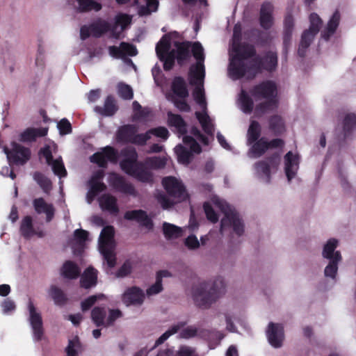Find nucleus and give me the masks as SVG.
Here are the masks:
<instances>
[{"label":"nucleus","mask_w":356,"mask_h":356,"mask_svg":"<svg viewBox=\"0 0 356 356\" xmlns=\"http://www.w3.org/2000/svg\"><path fill=\"white\" fill-rule=\"evenodd\" d=\"M173 44L174 47L172 48L170 35H164L156 47V54L163 62L164 69L169 70L172 67L175 59L181 64L188 58L189 48L191 47L193 55L197 63L191 67L189 81L191 85L195 86L193 92V99L202 110V112H195V115L203 130L207 134L212 135L214 131V125L212 119L207 112V102L203 86L205 76L204 49L198 42L192 44L189 42L175 41Z\"/></svg>","instance_id":"nucleus-1"},{"label":"nucleus","mask_w":356,"mask_h":356,"mask_svg":"<svg viewBox=\"0 0 356 356\" xmlns=\"http://www.w3.org/2000/svg\"><path fill=\"white\" fill-rule=\"evenodd\" d=\"M212 204L218 208L224 214V217L220 221V233L222 234L226 230L232 229L234 234L238 236H242L245 231L244 223L235 209L217 195H212L210 201L204 204L206 216L212 223L217 222L219 219Z\"/></svg>","instance_id":"nucleus-2"},{"label":"nucleus","mask_w":356,"mask_h":356,"mask_svg":"<svg viewBox=\"0 0 356 356\" xmlns=\"http://www.w3.org/2000/svg\"><path fill=\"white\" fill-rule=\"evenodd\" d=\"M241 27L240 24H236L234 28L232 45L230 49L229 65L228 67L229 76L232 79H238L239 76L248 73L254 74L257 70L256 64L248 68L241 67L244 65L243 56L245 54V48L252 45H239Z\"/></svg>","instance_id":"nucleus-3"},{"label":"nucleus","mask_w":356,"mask_h":356,"mask_svg":"<svg viewBox=\"0 0 356 356\" xmlns=\"http://www.w3.org/2000/svg\"><path fill=\"white\" fill-rule=\"evenodd\" d=\"M162 184L169 197L164 193H159L156 199L163 209H168L174 204L188 198L187 191L180 179L171 176L165 177L162 179Z\"/></svg>","instance_id":"nucleus-4"},{"label":"nucleus","mask_w":356,"mask_h":356,"mask_svg":"<svg viewBox=\"0 0 356 356\" xmlns=\"http://www.w3.org/2000/svg\"><path fill=\"white\" fill-rule=\"evenodd\" d=\"M252 95L256 102H259L255 108L254 112L257 115L273 110L277 106V89L273 81H264L255 86L252 90Z\"/></svg>","instance_id":"nucleus-5"},{"label":"nucleus","mask_w":356,"mask_h":356,"mask_svg":"<svg viewBox=\"0 0 356 356\" xmlns=\"http://www.w3.org/2000/svg\"><path fill=\"white\" fill-rule=\"evenodd\" d=\"M122 154L124 159L120 162V167L123 171L140 181L146 183L152 181V173L145 169L143 164L137 162L138 155L135 149L126 148Z\"/></svg>","instance_id":"nucleus-6"},{"label":"nucleus","mask_w":356,"mask_h":356,"mask_svg":"<svg viewBox=\"0 0 356 356\" xmlns=\"http://www.w3.org/2000/svg\"><path fill=\"white\" fill-rule=\"evenodd\" d=\"M255 51L253 47H248L245 48V54L243 56L244 65H241V67L248 68L251 66L257 65V70L254 74H243L239 76L238 79L245 77L246 79H252L255 75L260 72L261 69L272 71L274 70L277 65V54L273 51H270L266 54L263 59L260 60L254 56Z\"/></svg>","instance_id":"nucleus-7"},{"label":"nucleus","mask_w":356,"mask_h":356,"mask_svg":"<svg viewBox=\"0 0 356 356\" xmlns=\"http://www.w3.org/2000/svg\"><path fill=\"white\" fill-rule=\"evenodd\" d=\"M113 237V227L106 226L102 229L98 241L99 250L110 268L114 267L116 264Z\"/></svg>","instance_id":"nucleus-8"},{"label":"nucleus","mask_w":356,"mask_h":356,"mask_svg":"<svg viewBox=\"0 0 356 356\" xmlns=\"http://www.w3.org/2000/svg\"><path fill=\"white\" fill-rule=\"evenodd\" d=\"M310 26L308 30L303 32L298 48V54L304 56L307 49L313 42L315 35L318 33L322 24V20L316 13H312L309 16Z\"/></svg>","instance_id":"nucleus-9"},{"label":"nucleus","mask_w":356,"mask_h":356,"mask_svg":"<svg viewBox=\"0 0 356 356\" xmlns=\"http://www.w3.org/2000/svg\"><path fill=\"white\" fill-rule=\"evenodd\" d=\"M184 146L178 145L175 147L179 163L188 165L193 156V153L198 154L201 152L199 144L191 136H185L183 138Z\"/></svg>","instance_id":"nucleus-10"},{"label":"nucleus","mask_w":356,"mask_h":356,"mask_svg":"<svg viewBox=\"0 0 356 356\" xmlns=\"http://www.w3.org/2000/svg\"><path fill=\"white\" fill-rule=\"evenodd\" d=\"M192 298L195 305L203 309L209 308L218 300L209 289L206 282H202L195 286L192 289Z\"/></svg>","instance_id":"nucleus-11"},{"label":"nucleus","mask_w":356,"mask_h":356,"mask_svg":"<svg viewBox=\"0 0 356 356\" xmlns=\"http://www.w3.org/2000/svg\"><path fill=\"white\" fill-rule=\"evenodd\" d=\"M28 321L31 327L33 337L35 341H40L43 336V322L40 312L34 306L33 302H28Z\"/></svg>","instance_id":"nucleus-12"},{"label":"nucleus","mask_w":356,"mask_h":356,"mask_svg":"<svg viewBox=\"0 0 356 356\" xmlns=\"http://www.w3.org/2000/svg\"><path fill=\"white\" fill-rule=\"evenodd\" d=\"M3 152L10 164L23 165L29 160L31 156V152L28 148L16 143H12L11 149L4 148Z\"/></svg>","instance_id":"nucleus-13"},{"label":"nucleus","mask_w":356,"mask_h":356,"mask_svg":"<svg viewBox=\"0 0 356 356\" xmlns=\"http://www.w3.org/2000/svg\"><path fill=\"white\" fill-rule=\"evenodd\" d=\"M279 163V159L276 156L266 161H259L254 164L256 174L262 181L268 183L271 173L277 170Z\"/></svg>","instance_id":"nucleus-14"},{"label":"nucleus","mask_w":356,"mask_h":356,"mask_svg":"<svg viewBox=\"0 0 356 356\" xmlns=\"http://www.w3.org/2000/svg\"><path fill=\"white\" fill-rule=\"evenodd\" d=\"M269 344L274 348H280L283 346L284 340V327L282 324L269 323L266 331Z\"/></svg>","instance_id":"nucleus-15"},{"label":"nucleus","mask_w":356,"mask_h":356,"mask_svg":"<svg viewBox=\"0 0 356 356\" xmlns=\"http://www.w3.org/2000/svg\"><path fill=\"white\" fill-rule=\"evenodd\" d=\"M51 146H47L41 150V154L46 159V162L51 167L54 173L60 178L65 177L67 175V171L64 166L62 158L60 156L53 159Z\"/></svg>","instance_id":"nucleus-16"},{"label":"nucleus","mask_w":356,"mask_h":356,"mask_svg":"<svg viewBox=\"0 0 356 356\" xmlns=\"http://www.w3.org/2000/svg\"><path fill=\"white\" fill-rule=\"evenodd\" d=\"M104 171L99 170L94 173L89 181L90 188L87 193L86 200L88 204H90L95 196L100 192L106 189V185L102 182Z\"/></svg>","instance_id":"nucleus-17"},{"label":"nucleus","mask_w":356,"mask_h":356,"mask_svg":"<svg viewBox=\"0 0 356 356\" xmlns=\"http://www.w3.org/2000/svg\"><path fill=\"white\" fill-rule=\"evenodd\" d=\"M282 145V140L280 139H275L268 143L264 138H261L253 143L248 154L249 157L256 159L263 155L268 147H280Z\"/></svg>","instance_id":"nucleus-18"},{"label":"nucleus","mask_w":356,"mask_h":356,"mask_svg":"<svg viewBox=\"0 0 356 356\" xmlns=\"http://www.w3.org/2000/svg\"><path fill=\"white\" fill-rule=\"evenodd\" d=\"M144 299L143 291L136 286L127 289L122 295V301L126 306H140L143 303Z\"/></svg>","instance_id":"nucleus-19"},{"label":"nucleus","mask_w":356,"mask_h":356,"mask_svg":"<svg viewBox=\"0 0 356 356\" xmlns=\"http://www.w3.org/2000/svg\"><path fill=\"white\" fill-rule=\"evenodd\" d=\"M108 181L116 190L121 193L131 195H136L134 186L126 181L122 177L116 173H111L109 175Z\"/></svg>","instance_id":"nucleus-20"},{"label":"nucleus","mask_w":356,"mask_h":356,"mask_svg":"<svg viewBox=\"0 0 356 356\" xmlns=\"http://www.w3.org/2000/svg\"><path fill=\"white\" fill-rule=\"evenodd\" d=\"M298 168V155L289 152L284 156V171L289 182L296 177Z\"/></svg>","instance_id":"nucleus-21"},{"label":"nucleus","mask_w":356,"mask_h":356,"mask_svg":"<svg viewBox=\"0 0 356 356\" xmlns=\"http://www.w3.org/2000/svg\"><path fill=\"white\" fill-rule=\"evenodd\" d=\"M117 152L111 147H105L102 152L94 154L90 157V161L98 164L100 167H105L108 161L116 162Z\"/></svg>","instance_id":"nucleus-22"},{"label":"nucleus","mask_w":356,"mask_h":356,"mask_svg":"<svg viewBox=\"0 0 356 356\" xmlns=\"http://www.w3.org/2000/svg\"><path fill=\"white\" fill-rule=\"evenodd\" d=\"M180 337L184 338V339H189L192 338L196 336H200L202 337H205L207 335H208V339L211 340V337H216L218 341L217 344L219 343L220 340L224 337V335L218 332H209L207 331H200L198 329H197L194 326H190L187 327L184 329H183L180 333H179Z\"/></svg>","instance_id":"nucleus-23"},{"label":"nucleus","mask_w":356,"mask_h":356,"mask_svg":"<svg viewBox=\"0 0 356 356\" xmlns=\"http://www.w3.org/2000/svg\"><path fill=\"white\" fill-rule=\"evenodd\" d=\"M108 51L109 54L115 58H123L126 56H134L137 54L136 48L134 45L126 42H122L119 47H109Z\"/></svg>","instance_id":"nucleus-24"},{"label":"nucleus","mask_w":356,"mask_h":356,"mask_svg":"<svg viewBox=\"0 0 356 356\" xmlns=\"http://www.w3.org/2000/svg\"><path fill=\"white\" fill-rule=\"evenodd\" d=\"M273 6L269 2H265L261 5L260 10L259 22L264 29H269L273 24Z\"/></svg>","instance_id":"nucleus-25"},{"label":"nucleus","mask_w":356,"mask_h":356,"mask_svg":"<svg viewBox=\"0 0 356 356\" xmlns=\"http://www.w3.org/2000/svg\"><path fill=\"white\" fill-rule=\"evenodd\" d=\"M99 204L103 211L116 215L119 211L115 197L110 194H104L99 198Z\"/></svg>","instance_id":"nucleus-26"},{"label":"nucleus","mask_w":356,"mask_h":356,"mask_svg":"<svg viewBox=\"0 0 356 356\" xmlns=\"http://www.w3.org/2000/svg\"><path fill=\"white\" fill-rule=\"evenodd\" d=\"M341 20V15L338 10H336L330 18L327 26L321 32V38L327 41L335 33Z\"/></svg>","instance_id":"nucleus-27"},{"label":"nucleus","mask_w":356,"mask_h":356,"mask_svg":"<svg viewBox=\"0 0 356 356\" xmlns=\"http://www.w3.org/2000/svg\"><path fill=\"white\" fill-rule=\"evenodd\" d=\"M131 17L125 14H120L115 17V25L111 30L112 37L118 38L124 29L131 23Z\"/></svg>","instance_id":"nucleus-28"},{"label":"nucleus","mask_w":356,"mask_h":356,"mask_svg":"<svg viewBox=\"0 0 356 356\" xmlns=\"http://www.w3.org/2000/svg\"><path fill=\"white\" fill-rule=\"evenodd\" d=\"M33 204L38 213H44L47 221H50L54 214V208L51 204H49L42 198H36L33 200Z\"/></svg>","instance_id":"nucleus-29"},{"label":"nucleus","mask_w":356,"mask_h":356,"mask_svg":"<svg viewBox=\"0 0 356 356\" xmlns=\"http://www.w3.org/2000/svg\"><path fill=\"white\" fill-rule=\"evenodd\" d=\"M118 110V106L113 97L108 96L104 101L103 106H97L94 108V111L104 116H112Z\"/></svg>","instance_id":"nucleus-30"},{"label":"nucleus","mask_w":356,"mask_h":356,"mask_svg":"<svg viewBox=\"0 0 356 356\" xmlns=\"http://www.w3.org/2000/svg\"><path fill=\"white\" fill-rule=\"evenodd\" d=\"M209 285L211 293L218 300L226 291V283L223 277L218 276L212 281L206 282Z\"/></svg>","instance_id":"nucleus-31"},{"label":"nucleus","mask_w":356,"mask_h":356,"mask_svg":"<svg viewBox=\"0 0 356 356\" xmlns=\"http://www.w3.org/2000/svg\"><path fill=\"white\" fill-rule=\"evenodd\" d=\"M124 218L128 220H135L140 225L149 229L152 226L151 219L147 216L146 213L142 210L127 211L124 215Z\"/></svg>","instance_id":"nucleus-32"},{"label":"nucleus","mask_w":356,"mask_h":356,"mask_svg":"<svg viewBox=\"0 0 356 356\" xmlns=\"http://www.w3.org/2000/svg\"><path fill=\"white\" fill-rule=\"evenodd\" d=\"M339 241L335 238H330L323 245L322 256L328 260L336 259L337 254H341V252L336 250L338 247Z\"/></svg>","instance_id":"nucleus-33"},{"label":"nucleus","mask_w":356,"mask_h":356,"mask_svg":"<svg viewBox=\"0 0 356 356\" xmlns=\"http://www.w3.org/2000/svg\"><path fill=\"white\" fill-rule=\"evenodd\" d=\"M47 133L46 128H28L19 135V140L22 142H30L38 137L44 136Z\"/></svg>","instance_id":"nucleus-34"},{"label":"nucleus","mask_w":356,"mask_h":356,"mask_svg":"<svg viewBox=\"0 0 356 356\" xmlns=\"http://www.w3.org/2000/svg\"><path fill=\"white\" fill-rule=\"evenodd\" d=\"M184 231L185 228L176 226L169 222H165L163 224V234L165 238L168 240L176 239L181 237Z\"/></svg>","instance_id":"nucleus-35"},{"label":"nucleus","mask_w":356,"mask_h":356,"mask_svg":"<svg viewBox=\"0 0 356 356\" xmlns=\"http://www.w3.org/2000/svg\"><path fill=\"white\" fill-rule=\"evenodd\" d=\"M168 277H171V273L166 270L158 272L156 274V282L147 289V295L148 296H151L160 293L163 289V278Z\"/></svg>","instance_id":"nucleus-36"},{"label":"nucleus","mask_w":356,"mask_h":356,"mask_svg":"<svg viewBox=\"0 0 356 356\" xmlns=\"http://www.w3.org/2000/svg\"><path fill=\"white\" fill-rule=\"evenodd\" d=\"M97 270L92 267L88 268L83 273L81 278V286L88 289L96 284Z\"/></svg>","instance_id":"nucleus-37"},{"label":"nucleus","mask_w":356,"mask_h":356,"mask_svg":"<svg viewBox=\"0 0 356 356\" xmlns=\"http://www.w3.org/2000/svg\"><path fill=\"white\" fill-rule=\"evenodd\" d=\"M138 129L134 125L123 126L118 131V139L121 141L131 143Z\"/></svg>","instance_id":"nucleus-38"},{"label":"nucleus","mask_w":356,"mask_h":356,"mask_svg":"<svg viewBox=\"0 0 356 356\" xmlns=\"http://www.w3.org/2000/svg\"><path fill=\"white\" fill-rule=\"evenodd\" d=\"M168 124L170 127H173L175 131L179 134L183 135L186 130V123L179 115L168 113Z\"/></svg>","instance_id":"nucleus-39"},{"label":"nucleus","mask_w":356,"mask_h":356,"mask_svg":"<svg viewBox=\"0 0 356 356\" xmlns=\"http://www.w3.org/2000/svg\"><path fill=\"white\" fill-rule=\"evenodd\" d=\"M341 260L342 257L339 254H337L336 259L329 260L328 264L324 269V275L326 277L330 278L332 280L336 279L338 272V265L341 261Z\"/></svg>","instance_id":"nucleus-40"},{"label":"nucleus","mask_w":356,"mask_h":356,"mask_svg":"<svg viewBox=\"0 0 356 356\" xmlns=\"http://www.w3.org/2000/svg\"><path fill=\"white\" fill-rule=\"evenodd\" d=\"M261 134V126L255 120H251L247 132V143L251 145L258 140Z\"/></svg>","instance_id":"nucleus-41"},{"label":"nucleus","mask_w":356,"mask_h":356,"mask_svg":"<svg viewBox=\"0 0 356 356\" xmlns=\"http://www.w3.org/2000/svg\"><path fill=\"white\" fill-rule=\"evenodd\" d=\"M172 90L179 98H185L188 92L184 80L180 77H177L172 82Z\"/></svg>","instance_id":"nucleus-42"},{"label":"nucleus","mask_w":356,"mask_h":356,"mask_svg":"<svg viewBox=\"0 0 356 356\" xmlns=\"http://www.w3.org/2000/svg\"><path fill=\"white\" fill-rule=\"evenodd\" d=\"M241 110L245 113H250L253 108V102L249 95L243 90L241 91L238 99Z\"/></svg>","instance_id":"nucleus-43"},{"label":"nucleus","mask_w":356,"mask_h":356,"mask_svg":"<svg viewBox=\"0 0 356 356\" xmlns=\"http://www.w3.org/2000/svg\"><path fill=\"white\" fill-rule=\"evenodd\" d=\"M80 273L78 266L72 261H67L63 264L62 275L69 279L76 278Z\"/></svg>","instance_id":"nucleus-44"},{"label":"nucleus","mask_w":356,"mask_h":356,"mask_svg":"<svg viewBox=\"0 0 356 356\" xmlns=\"http://www.w3.org/2000/svg\"><path fill=\"white\" fill-rule=\"evenodd\" d=\"M78 6H76L78 10L81 12L90 11L92 10L98 11L102 6L93 0H76Z\"/></svg>","instance_id":"nucleus-45"},{"label":"nucleus","mask_w":356,"mask_h":356,"mask_svg":"<svg viewBox=\"0 0 356 356\" xmlns=\"http://www.w3.org/2000/svg\"><path fill=\"white\" fill-rule=\"evenodd\" d=\"M106 312L104 308L95 307L92 309L91 317L92 321L97 326H104L105 325Z\"/></svg>","instance_id":"nucleus-46"},{"label":"nucleus","mask_w":356,"mask_h":356,"mask_svg":"<svg viewBox=\"0 0 356 356\" xmlns=\"http://www.w3.org/2000/svg\"><path fill=\"white\" fill-rule=\"evenodd\" d=\"M49 296L54 301L55 304H63L65 297L62 290L56 286H51L48 289Z\"/></svg>","instance_id":"nucleus-47"},{"label":"nucleus","mask_w":356,"mask_h":356,"mask_svg":"<svg viewBox=\"0 0 356 356\" xmlns=\"http://www.w3.org/2000/svg\"><path fill=\"white\" fill-rule=\"evenodd\" d=\"M109 28V24L103 20H98L91 25L92 35L95 37H99L102 33L107 32Z\"/></svg>","instance_id":"nucleus-48"},{"label":"nucleus","mask_w":356,"mask_h":356,"mask_svg":"<svg viewBox=\"0 0 356 356\" xmlns=\"http://www.w3.org/2000/svg\"><path fill=\"white\" fill-rule=\"evenodd\" d=\"M20 229L22 235L26 238H29L35 234L32 227L31 217L26 216L23 219Z\"/></svg>","instance_id":"nucleus-49"},{"label":"nucleus","mask_w":356,"mask_h":356,"mask_svg":"<svg viewBox=\"0 0 356 356\" xmlns=\"http://www.w3.org/2000/svg\"><path fill=\"white\" fill-rule=\"evenodd\" d=\"M183 327V324L178 323L173 325L167 331H165L155 342V346H159L166 341L170 336L177 333Z\"/></svg>","instance_id":"nucleus-50"},{"label":"nucleus","mask_w":356,"mask_h":356,"mask_svg":"<svg viewBox=\"0 0 356 356\" xmlns=\"http://www.w3.org/2000/svg\"><path fill=\"white\" fill-rule=\"evenodd\" d=\"M284 44H286L287 40L290 39L291 35L293 26H294V19L291 13H288L284 19Z\"/></svg>","instance_id":"nucleus-51"},{"label":"nucleus","mask_w":356,"mask_h":356,"mask_svg":"<svg viewBox=\"0 0 356 356\" xmlns=\"http://www.w3.org/2000/svg\"><path fill=\"white\" fill-rule=\"evenodd\" d=\"M146 6H141L138 10L140 15H147L150 14L152 12L156 11L159 6V1L157 0H145Z\"/></svg>","instance_id":"nucleus-52"},{"label":"nucleus","mask_w":356,"mask_h":356,"mask_svg":"<svg viewBox=\"0 0 356 356\" xmlns=\"http://www.w3.org/2000/svg\"><path fill=\"white\" fill-rule=\"evenodd\" d=\"M356 128V115L348 113L343 120V131L346 133L351 132Z\"/></svg>","instance_id":"nucleus-53"},{"label":"nucleus","mask_w":356,"mask_h":356,"mask_svg":"<svg viewBox=\"0 0 356 356\" xmlns=\"http://www.w3.org/2000/svg\"><path fill=\"white\" fill-rule=\"evenodd\" d=\"M81 350V345L78 338L70 340L66 352L67 356H78L79 352Z\"/></svg>","instance_id":"nucleus-54"},{"label":"nucleus","mask_w":356,"mask_h":356,"mask_svg":"<svg viewBox=\"0 0 356 356\" xmlns=\"http://www.w3.org/2000/svg\"><path fill=\"white\" fill-rule=\"evenodd\" d=\"M34 179L40 186V187L45 191H49L51 188V183L50 180L44 177L40 172H35L34 174Z\"/></svg>","instance_id":"nucleus-55"},{"label":"nucleus","mask_w":356,"mask_h":356,"mask_svg":"<svg viewBox=\"0 0 356 356\" xmlns=\"http://www.w3.org/2000/svg\"><path fill=\"white\" fill-rule=\"evenodd\" d=\"M166 164V158L165 157H152L146 160V165L152 168H163Z\"/></svg>","instance_id":"nucleus-56"},{"label":"nucleus","mask_w":356,"mask_h":356,"mask_svg":"<svg viewBox=\"0 0 356 356\" xmlns=\"http://www.w3.org/2000/svg\"><path fill=\"white\" fill-rule=\"evenodd\" d=\"M270 127L275 133L280 134L284 130L282 119L280 116H274L270 119Z\"/></svg>","instance_id":"nucleus-57"},{"label":"nucleus","mask_w":356,"mask_h":356,"mask_svg":"<svg viewBox=\"0 0 356 356\" xmlns=\"http://www.w3.org/2000/svg\"><path fill=\"white\" fill-rule=\"evenodd\" d=\"M119 95L124 99H131L133 97V90L131 88L124 83H119L118 86Z\"/></svg>","instance_id":"nucleus-58"},{"label":"nucleus","mask_w":356,"mask_h":356,"mask_svg":"<svg viewBox=\"0 0 356 356\" xmlns=\"http://www.w3.org/2000/svg\"><path fill=\"white\" fill-rule=\"evenodd\" d=\"M184 245L190 250H196L200 247V241L194 234H191L185 238Z\"/></svg>","instance_id":"nucleus-59"},{"label":"nucleus","mask_w":356,"mask_h":356,"mask_svg":"<svg viewBox=\"0 0 356 356\" xmlns=\"http://www.w3.org/2000/svg\"><path fill=\"white\" fill-rule=\"evenodd\" d=\"M224 318L226 322V329L231 332H236V327L234 324V314L232 312H226L224 313Z\"/></svg>","instance_id":"nucleus-60"},{"label":"nucleus","mask_w":356,"mask_h":356,"mask_svg":"<svg viewBox=\"0 0 356 356\" xmlns=\"http://www.w3.org/2000/svg\"><path fill=\"white\" fill-rule=\"evenodd\" d=\"M88 232L82 229H77L74 232V240L79 245H83L88 240Z\"/></svg>","instance_id":"nucleus-61"},{"label":"nucleus","mask_w":356,"mask_h":356,"mask_svg":"<svg viewBox=\"0 0 356 356\" xmlns=\"http://www.w3.org/2000/svg\"><path fill=\"white\" fill-rule=\"evenodd\" d=\"M122 316V312L119 309H110L108 316L106 318L104 327L112 325L114 322Z\"/></svg>","instance_id":"nucleus-62"},{"label":"nucleus","mask_w":356,"mask_h":356,"mask_svg":"<svg viewBox=\"0 0 356 356\" xmlns=\"http://www.w3.org/2000/svg\"><path fill=\"white\" fill-rule=\"evenodd\" d=\"M57 127L61 136L69 134L72 132L71 124L66 118L62 119L58 123Z\"/></svg>","instance_id":"nucleus-63"},{"label":"nucleus","mask_w":356,"mask_h":356,"mask_svg":"<svg viewBox=\"0 0 356 356\" xmlns=\"http://www.w3.org/2000/svg\"><path fill=\"white\" fill-rule=\"evenodd\" d=\"M152 116V111L148 108H145L138 112H136L133 115L134 120L138 121H147L149 117Z\"/></svg>","instance_id":"nucleus-64"}]
</instances>
